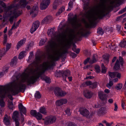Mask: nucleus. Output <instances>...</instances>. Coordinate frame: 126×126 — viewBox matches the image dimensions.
<instances>
[{"label":"nucleus","instance_id":"obj_1","mask_svg":"<svg viewBox=\"0 0 126 126\" xmlns=\"http://www.w3.org/2000/svg\"><path fill=\"white\" fill-rule=\"evenodd\" d=\"M38 73V75L32 69L27 68L20 76L18 75L16 76L17 82L3 86L0 90V97L4 98L7 96L12 100L13 98L11 93L14 95L22 91L25 87L23 83L26 82L28 85L33 84L40 77Z\"/></svg>","mask_w":126,"mask_h":126},{"label":"nucleus","instance_id":"obj_2","mask_svg":"<svg viewBox=\"0 0 126 126\" xmlns=\"http://www.w3.org/2000/svg\"><path fill=\"white\" fill-rule=\"evenodd\" d=\"M67 53L68 51L67 49H63L62 53L59 50H54L53 51L52 54L50 56V59L52 61L44 62L43 64L42 68H37L34 71L38 75V74H39L40 77L44 73L46 69L54 65L55 63L53 61H58L60 59L63 54Z\"/></svg>","mask_w":126,"mask_h":126},{"label":"nucleus","instance_id":"obj_3","mask_svg":"<svg viewBox=\"0 0 126 126\" xmlns=\"http://www.w3.org/2000/svg\"><path fill=\"white\" fill-rule=\"evenodd\" d=\"M27 3L26 0H20L19 5L15 6L13 4H11L10 6L6 7L7 12H10L11 14L13 16L10 17L9 21L11 24H12L14 17L16 18L22 13L21 11L17 9V8L19 7L23 8L26 6Z\"/></svg>","mask_w":126,"mask_h":126},{"label":"nucleus","instance_id":"obj_4","mask_svg":"<svg viewBox=\"0 0 126 126\" xmlns=\"http://www.w3.org/2000/svg\"><path fill=\"white\" fill-rule=\"evenodd\" d=\"M69 33L70 35L68 39L66 38L67 36L65 33L62 34V35H59V37L61 38L62 40H64L65 43V46L70 45L74 39H77L78 37H79L81 36H85L84 31L83 30L80 31L77 33L75 34L74 29H70Z\"/></svg>","mask_w":126,"mask_h":126},{"label":"nucleus","instance_id":"obj_5","mask_svg":"<svg viewBox=\"0 0 126 126\" xmlns=\"http://www.w3.org/2000/svg\"><path fill=\"white\" fill-rule=\"evenodd\" d=\"M47 33L48 35L52 37L51 40L48 42L49 44L52 48H54L56 43L55 41L53 40V38L56 37L55 32L53 29H51L48 30Z\"/></svg>","mask_w":126,"mask_h":126},{"label":"nucleus","instance_id":"obj_6","mask_svg":"<svg viewBox=\"0 0 126 126\" xmlns=\"http://www.w3.org/2000/svg\"><path fill=\"white\" fill-rule=\"evenodd\" d=\"M56 119V117L53 116H48L46 117L45 119H42L44 121V124L47 125L55 122Z\"/></svg>","mask_w":126,"mask_h":126},{"label":"nucleus","instance_id":"obj_7","mask_svg":"<svg viewBox=\"0 0 126 126\" xmlns=\"http://www.w3.org/2000/svg\"><path fill=\"white\" fill-rule=\"evenodd\" d=\"M62 75L63 78L64 80L65 81H66V78L67 77L69 76L70 75V72L69 70H67L65 71H59V72L55 73V76L58 77L59 76L58 75L60 74Z\"/></svg>","mask_w":126,"mask_h":126},{"label":"nucleus","instance_id":"obj_8","mask_svg":"<svg viewBox=\"0 0 126 126\" xmlns=\"http://www.w3.org/2000/svg\"><path fill=\"white\" fill-rule=\"evenodd\" d=\"M69 21L74 28L76 29L77 27L80 25V24L78 23V22L77 17L76 16H75L73 18H70L69 20Z\"/></svg>","mask_w":126,"mask_h":126},{"label":"nucleus","instance_id":"obj_9","mask_svg":"<svg viewBox=\"0 0 126 126\" xmlns=\"http://www.w3.org/2000/svg\"><path fill=\"white\" fill-rule=\"evenodd\" d=\"M54 94L57 96L63 97L65 96L67 93L64 91H63L58 88H56L54 90Z\"/></svg>","mask_w":126,"mask_h":126},{"label":"nucleus","instance_id":"obj_10","mask_svg":"<svg viewBox=\"0 0 126 126\" xmlns=\"http://www.w3.org/2000/svg\"><path fill=\"white\" fill-rule=\"evenodd\" d=\"M119 62H120L121 65L122 66L123 64V58L121 56L119 57V60H117L115 64L114 67V69L116 70L119 69L120 68V65Z\"/></svg>","mask_w":126,"mask_h":126},{"label":"nucleus","instance_id":"obj_11","mask_svg":"<svg viewBox=\"0 0 126 126\" xmlns=\"http://www.w3.org/2000/svg\"><path fill=\"white\" fill-rule=\"evenodd\" d=\"M50 2V0H43L40 5L41 9L42 10L46 9L49 5Z\"/></svg>","mask_w":126,"mask_h":126},{"label":"nucleus","instance_id":"obj_12","mask_svg":"<svg viewBox=\"0 0 126 126\" xmlns=\"http://www.w3.org/2000/svg\"><path fill=\"white\" fill-rule=\"evenodd\" d=\"M39 24L40 23L38 21H35L33 23L30 29V32L31 33H33L39 27Z\"/></svg>","mask_w":126,"mask_h":126},{"label":"nucleus","instance_id":"obj_13","mask_svg":"<svg viewBox=\"0 0 126 126\" xmlns=\"http://www.w3.org/2000/svg\"><path fill=\"white\" fill-rule=\"evenodd\" d=\"M79 111L80 113L83 116L86 117L87 118L89 116V110L85 108H81L80 109Z\"/></svg>","mask_w":126,"mask_h":126},{"label":"nucleus","instance_id":"obj_14","mask_svg":"<svg viewBox=\"0 0 126 126\" xmlns=\"http://www.w3.org/2000/svg\"><path fill=\"white\" fill-rule=\"evenodd\" d=\"M11 118L6 114H5L4 117L3 122L4 124L7 126H10V125Z\"/></svg>","mask_w":126,"mask_h":126},{"label":"nucleus","instance_id":"obj_15","mask_svg":"<svg viewBox=\"0 0 126 126\" xmlns=\"http://www.w3.org/2000/svg\"><path fill=\"white\" fill-rule=\"evenodd\" d=\"M98 95L99 98L102 101H106L107 98L106 95L103 92L100 91L98 92Z\"/></svg>","mask_w":126,"mask_h":126},{"label":"nucleus","instance_id":"obj_16","mask_svg":"<svg viewBox=\"0 0 126 126\" xmlns=\"http://www.w3.org/2000/svg\"><path fill=\"white\" fill-rule=\"evenodd\" d=\"M67 101L66 99H62L56 101V104L57 106H60L63 104H65Z\"/></svg>","mask_w":126,"mask_h":126},{"label":"nucleus","instance_id":"obj_17","mask_svg":"<svg viewBox=\"0 0 126 126\" xmlns=\"http://www.w3.org/2000/svg\"><path fill=\"white\" fill-rule=\"evenodd\" d=\"M37 6H33L31 10L30 14H32V16L33 17H35L38 13V11L37 10Z\"/></svg>","mask_w":126,"mask_h":126},{"label":"nucleus","instance_id":"obj_18","mask_svg":"<svg viewBox=\"0 0 126 126\" xmlns=\"http://www.w3.org/2000/svg\"><path fill=\"white\" fill-rule=\"evenodd\" d=\"M26 38H24L20 41L18 42L16 46V48L17 49H18L21 46H22L25 43L26 41Z\"/></svg>","mask_w":126,"mask_h":126},{"label":"nucleus","instance_id":"obj_19","mask_svg":"<svg viewBox=\"0 0 126 126\" xmlns=\"http://www.w3.org/2000/svg\"><path fill=\"white\" fill-rule=\"evenodd\" d=\"M18 108L21 113H22L24 114H25L26 112V109L24 107L21 103H20L18 105Z\"/></svg>","mask_w":126,"mask_h":126},{"label":"nucleus","instance_id":"obj_20","mask_svg":"<svg viewBox=\"0 0 126 126\" xmlns=\"http://www.w3.org/2000/svg\"><path fill=\"white\" fill-rule=\"evenodd\" d=\"M92 93L89 90H85L84 91V95L87 98H90L92 97Z\"/></svg>","mask_w":126,"mask_h":126},{"label":"nucleus","instance_id":"obj_21","mask_svg":"<svg viewBox=\"0 0 126 126\" xmlns=\"http://www.w3.org/2000/svg\"><path fill=\"white\" fill-rule=\"evenodd\" d=\"M19 113L18 111H15L14 112L12 118L14 121L19 120Z\"/></svg>","mask_w":126,"mask_h":126},{"label":"nucleus","instance_id":"obj_22","mask_svg":"<svg viewBox=\"0 0 126 126\" xmlns=\"http://www.w3.org/2000/svg\"><path fill=\"white\" fill-rule=\"evenodd\" d=\"M52 19V17L50 16H47L42 21V22L43 24H47L50 22Z\"/></svg>","mask_w":126,"mask_h":126},{"label":"nucleus","instance_id":"obj_23","mask_svg":"<svg viewBox=\"0 0 126 126\" xmlns=\"http://www.w3.org/2000/svg\"><path fill=\"white\" fill-rule=\"evenodd\" d=\"M42 56L38 55L35 56V62H34L32 63L33 64L34 63H35L36 64H37L38 63H40L42 59Z\"/></svg>","mask_w":126,"mask_h":126},{"label":"nucleus","instance_id":"obj_24","mask_svg":"<svg viewBox=\"0 0 126 126\" xmlns=\"http://www.w3.org/2000/svg\"><path fill=\"white\" fill-rule=\"evenodd\" d=\"M17 57H14L10 63V65L12 66H14L16 65L17 63Z\"/></svg>","mask_w":126,"mask_h":126},{"label":"nucleus","instance_id":"obj_25","mask_svg":"<svg viewBox=\"0 0 126 126\" xmlns=\"http://www.w3.org/2000/svg\"><path fill=\"white\" fill-rule=\"evenodd\" d=\"M0 13L3 12V10L2 9V8L1 6H2L4 8H6V5L5 3L1 1H0ZM0 17H2V15L0 14Z\"/></svg>","mask_w":126,"mask_h":126},{"label":"nucleus","instance_id":"obj_26","mask_svg":"<svg viewBox=\"0 0 126 126\" xmlns=\"http://www.w3.org/2000/svg\"><path fill=\"white\" fill-rule=\"evenodd\" d=\"M26 55V52L25 51H22L19 54L18 58L21 59L24 57Z\"/></svg>","mask_w":126,"mask_h":126},{"label":"nucleus","instance_id":"obj_27","mask_svg":"<svg viewBox=\"0 0 126 126\" xmlns=\"http://www.w3.org/2000/svg\"><path fill=\"white\" fill-rule=\"evenodd\" d=\"M39 112L41 113L44 114H46L47 111L45 108L44 107H42L40 108L39 110Z\"/></svg>","mask_w":126,"mask_h":126},{"label":"nucleus","instance_id":"obj_28","mask_svg":"<svg viewBox=\"0 0 126 126\" xmlns=\"http://www.w3.org/2000/svg\"><path fill=\"white\" fill-rule=\"evenodd\" d=\"M105 108L104 107L101 108L98 111V113L101 115V114H103L105 112Z\"/></svg>","mask_w":126,"mask_h":126},{"label":"nucleus","instance_id":"obj_29","mask_svg":"<svg viewBox=\"0 0 126 126\" xmlns=\"http://www.w3.org/2000/svg\"><path fill=\"white\" fill-rule=\"evenodd\" d=\"M64 124L66 126H77L76 124L71 122H67Z\"/></svg>","mask_w":126,"mask_h":126},{"label":"nucleus","instance_id":"obj_30","mask_svg":"<svg viewBox=\"0 0 126 126\" xmlns=\"http://www.w3.org/2000/svg\"><path fill=\"white\" fill-rule=\"evenodd\" d=\"M65 8L64 6H63L61 7L59 10L58 12L57 13L56 15L57 16L59 15L60 14L63 12L65 10Z\"/></svg>","mask_w":126,"mask_h":126},{"label":"nucleus","instance_id":"obj_31","mask_svg":"<svg viewBox=\"0 0 126 126\" xmlns=\"http://www.w3.org/2000/svg\"><path fill=\"white\" fill-rule=\"evenodd\" d=\"M41 79L43 80H44L47 83H49L50 82V79L49 78L47 77H41Z\"/></svg>","mask_w":126,"mask_h":126},{"label":"nucleus","instance_id":"obj_32","mask_svg":"<svg viewBox=\"0 0 126 126\" xmlns=\"http://www.w3.org/2000/svg\"><path fill=\"white\" fill-rule=\"evenodd\" d=\"M76 45H73V47L72 48L73 50L77 54H79V52L80 49L79 48H76Z\"/></svg>","mask_w":126,"mask_h":126},{"label":"nucleus","instance_id":"obj_33","mask_svg":"<svg viewBox=\"0 0 126 126\" xmlns=\"http://www.w3.org/2000/svg\"><path fill=\"white\" fill-rule=\"evenodd\" d=\"M38 120H41L42 118V115L39 112L37 113L35 117Z\"/></svg>","mask_w":126,"mask_h":126},{"label":"nucleus","instance_id":"obj_34","mask_svg":"<svg viewBox=\"0 0 126 126\" xmlns=\"http://www.w3.org/2000/svg\"><path fill=\"white\" fill-rule=\"evenodd\" d=\"M73 2L72 1H70L68 3V9L67 10V11L70 10L73 7Z\"/></svg>","mask_w":126,"mask_h":126},{"label":"nucleus","instance_id":"obj_35","mask_svg":"<svg viewBox=\"0 0 126 126\" xmlns=\"http://www.w3.org/2000/svg\"><path fill=\"white\" fill-rule=\"evenodd\" d=\"M59 5L58 0H56L54 2L53 5V8L54 9L57 8L58 6Z\"/></svg>","mask_w":126,"mask_h":126},{"label":"nucleus","instance_id":"obj_36","mask_svg":"<svg viewBox=\"0 0 126 126\" xmlns=\"http://www.w3.org/2000/svg\"><path fill=\"white\" fill-rule=\"evenodd\" d=\"M5 102L4 101L3 99H1L0 100V106L4 108L5 106Z\"/></svg>","mask_w":126,"mask_h":126},{"label":"nucleus","instance_id":"obj_37","mask_svg":"<svg viewBox=\"0 0 126 126\" xmlns=\"http://www.w3.org/2000/svg\"><path fill=\"white\" fill-rule=\"evenodd\" d=\"M107 70V68L105 67L103 64H102V73H105Z\"/></svg>","mask_w":126,"mask_h":126},{"label":"nucleus","instance_id":"obj_38","mask_svg":"<svg viewBox=\"0 0 126 126\" xmlns=\"http://www.w3.org/2000/svg\"><path fill=\"white\" fill-rule=\"evenodd\" d=\"M8 106L9 109H13L14 107V105L13 102H8Z\"/></svg>","mask_w":126,"mask_h":126},{"label":"nucleus","instance_id":"obj_39","mask_svg":"<svg viewBox=\"0 0 126 126\" xmlns=\"http://www.w3.org/2000/svg\"><path fill=\"white\" fill-rule=\"evenodd\" d=\"M123 43L120 45V46L126 48V38L124 39Z\"/></svg>","mask_w":126,"mask_h":126},{"label":"nucleus","instance_id":"obj_40","mask_svg":"<svg viewBox=\"0 0 126 126\" xmlns=\"http://www.w3.org/2000/svg\"><path fill=\"white\" fill-rule=\"evenodd\" d=\"M97 33L99 34L102 35L104 33V32L102 29L99 28L97 29Z\"/></svg>","mask_w":126,"mask_h":126},{"label":"nucleus","instance_id":"obj_41","mask_svg":"<svg viewBox=\"0 0 126 126\" xmlns=\"http://www.w3.org/2000/svg\"><path fill=\"white\" fill-rule=\"evenodd\" d=\"M113 82L110 80L109 83L107 85V86L109 88H110L113 85Z\"/></svg>","mask_w":126,"mask_h":126},{"label":"nucleus","instance_id":"obj_42","mask_svg":"<svg viewBox=\"0 0 126 126\" xmlns=\"http://www.w3.org/2000/svg\"><path fill=\"white\" fill-rule=\"evenodd\" d=\"M122 84L121 83H119L117 84L115 86V88L117 90L120 89L122 87Z\"/></svg>","mask_w":126,"mask_h":126},{"label":"nucleus","instance_id":"obj_43","mask_svg":"<svg viewBox=\"0 0 126 126\" xmlns=\"http://www.w3.org/2000/svg\"><path fill=\"white\" fill-rule=\"evenodd\" d=\"M35 96L36 98L39 99L40 98L41 95L39 92H37L35 93Z\"/></svg>","mask_w":126,"mask_h":126},{"label":"nucleus","instance_id":"obj_44","mask_svg":"<svg viewBox=\"0 0 126 126\" xmlns=\"http://www.w3.org/2000/svg\"><path fill=\"white\" fill-rule=\"evenodd\" d=\"M116 72H109V74L111 78H114L116 77Z\"/></svg>","mask_w":126,"mask_h":126},{"label":"nucleus","instance_id":"obj_45","mask_svg":"<svg viewBox=\"0 0 126 126\" xmlns=\"http://www.w3.org/2000/svg\"><path fill=\"white\" fill-rule=\"evenodd\" d=\"M65 112L66 113V114L68 116H69L71 114L70 109L69 108H67L65 110Z\"/></svg>","mask_w":126,"mask_h":126},{"label":"nucleus","instance_id":"obj_46","mask_svg":"<svg viewBox=\"0 0 126 126\" xmlns=\"http://www.w3.org/2000/svg\"><path fill=\"white\" fill-rule=\"evenodd\" d=\"M103 57L105 61L107 63H108L109 62V57L108 55H103Z\"/></svg>","mask_w":126,"mask_h":126},{"label":"nucleus","instance_id":"obj_47","mask_svg":"<svg viewBox=\"0 0 126 126\" xmlns=\"http://www.w3.org/2000/svg\"><path fill=\"white\" fill-rule=\"evenodd\" d=\"M30 113L32 115L35 117L37 113L36 110H32L31 111Z\"/></svg>","mask_w":126,"mask_h":126},{"label":"nucleus","instance_id":"obj_48","mask_svg":"<svg viewBox=\"0 0 126 126\" xmlns=\"http://www.w3.org/2000/svg\"><path fill=\"white\" fill-rule=\"evenodd\" d=\"M96 72L97 73H98L101 71L100 68L98 65H96L95 67Z\"/></svg>","mask_w":126,"mask_h":126},{"label":"nucleus","instance_id":"obj_49","mask_svg":"<svg viewBox=\"0 0 126 126\" xmlns=\"http://www.w3.org/2000/svg\"><path fill=\"white\" fill-rule=\"evenodd\" d=\"M4 49L2 50H0V60L1 59V58L5 54Z\"/></svg>","mask_w":126,"mask_h":126},{"label":"nucleus","instance_id":"obj_50","mask_svg":"<svg viewBox=\"0 0 126 126\" xmlns=\"http://www.w3.org/2000/svg\"><path fill=\"white\" fill-rule=\"evenodd\" d=\"M97 87V83L96 82H94L93 83L92 82V84L91 86H90V87H91L93 88H96Z\"/></svg>","mask_w":126,"mask_h":126},{"label":"nucleus","instance_id":"obj_51","mask_svg":"<svg viewBox=\"0 0 126 126\" xmlns=\"http://www.w3.org/2000/svg\"><path fill=\"white\" fill-rule=\"evenodd\" d=\"M45 41L44 39H42L40 42L39 45L40 46H42L45 43Z\"/></svg>","mask_w":126,"mask_h":126},{"label":"nucleus","instance_id":"obj_52","mask_svg":"<svg viewBox=\"0 0 126 126\" xmlns=\"http://www.w3.org/2000/svg\"><path fill=\"white\" fill-rule=\"evenodd\" d=\"M11 43H7L6 47V51H7L11 47Z\"/></svg>","mask_w":126,"mask_h":126},{"label":"nucleus","instance_id":"obj_53","mask_svg":"<svg viewBox=\"0 0 126 126\" xmlns=\"http://www.w3.org/2000/svg\"><path fill=\"white\" fill-rule=\"evenodd\" d=\"M126 11V6L125 8L120 11L118 13L119 14H121Z\"/></svg>","mask_w":126,"mask_h":126},{"label":"nucleus","instance_id":"obj_54","mask_svg":"<svg viewBox=\"0 0 126 126\" xmlns=\"http://www.w3.org/2000/svg\"><path fill=\"white\" fill-rule=\"evenodd\" d=\"M89 4L88 3H85L84 4V9L86 10H87L89 8Z\"/></svg>","mask_w":126,"mask_h":126},{"label":"nucleus","instance_id":"obj_55","mask_svg":"<svg viewBox=\"0 0 126 126\" xmlns=\"http://www.w3.org/2000/svg\"><path fill=\"white\" fill-rule=\"evenodd\" d=\"M116 77H117L119 79H120L121 77V74L118 72H116Z\"/></svg>","mask_w":126,"mask_h":126},{"label":"nucleus","instance_id":"obj_56","mask_svg":"<svg viewBox=\"0 0 126 126\" xmlns=\"http://www.w3.org/2000/svg\"><path fill=\"white\" fill-rule=\"evenodd\" d=\"M96 59L94 57L93 58V60H90L89 62L90 63L92 64L93 63L95 62L96 61Z\"/></svg>","mask_w":126,"mask_h":126},{"label":"nucleus","instance_id":"obj_57","mask_svg":"<svg viewBox=\"0 0 126 126\" xmlns=\"http://www.w3.org/2000/svg\"><path fill=\"white\" fill-rule=\"evenodd\" d=\"M121 105L122 107V108L124 109L125 108V103L122 100L121 101Z\"/></svg>","mask_w":126,"mask_h":126},{"label":"nucleus","instance_id":"obj_58","mask_svg":"<svg viewBox=\"0 0 126 126\" xmlns=\"http://www.w3.org/2000/svg\"><path fill=\"white\" fill-rule=\"evenodd\" d=\"M17 27L16 26V23H14L11 29H12V30L14 29H15Z\"/></svg>","mask_w":126,"mask_h":126},{"label":"nucleus","instance_id":"obj_59","mask_svg":"<svg viewBox=\"0 0 126 126\" xmlns=\"http://www.w3.org/2000/svg\"><path fill=\"white\" fill-rule=\"evenodd\" d=\"M71 56H72V57L73 58H75L77 56L76 54L75 53H73L72 52H71Z\"/></svg>","mask_w":126,"mask_h":126},{"label":"nucleus","instance_id":"obj_60","mask_svg":"<svg viewBox=\"0 0 126 126\" xmlns=\"http://www.w3.org/2000/svg\"><path fill=\"white\" fill-rule=\"evenodd\" d=\"M3 107H0V113L1 114L4 111V109Z\"/></svg>","mask_w":126,"mask_h":126},{"label":"nucleus","instance_id":"obj_61","mask_svg":"<svg viewBox=\"0 0 126 126\" xmlns=\"http://www.w3.org/2000/svg\"><path fill=\"white\" fill-rule=\"evenodd\" d=\"M19 120H15L14 121L15 122V124L16 126H19Z\"/></svg>","mask_w":126,"mask_h":126},{"label":"nucleus","instance_id":"obj_62","mask_svg":"<svg viewBox=\"0 0 126 126\" xmlns=\"http://www.w3.org/2000/svg\"><path fill=\"white\" fill-rule=\"evenodd\" d=\"M85 82L87 86L90 85V86H91L92 84V82L91 81H87Z\"/></svg>","mask_w":126,"mask_h":126},{"label":"nucleus","instance_id":"obj_63","mask_svg":"<svg viewBox=\"0 0 126 126\" xmlns=\"http://www.w3.org/2000/svg\"><path fill=\"white\" fill-rule=\"evenodd\" d=\"M90 58H88L84 61V63L85 64H86L89 62L90 60Z\"/></svg>","mask_w":126,"mask_h":126},{"label":"nucleus","instance_id":"obj_64","mask_svg":"<svg viewBox=\"0 0 126 126\" xmlns=\"http://www.w3.org/2000/svg\"><path fill=\"white\" fill-rule=\"evenodd\" d=\"M94 113L93 112H92L90 113V114L89 113V115H88V117H87V118H90L92 116L94 115Z\"/></svg>","mask_w":126,"mask_h":126}]
</instances>
